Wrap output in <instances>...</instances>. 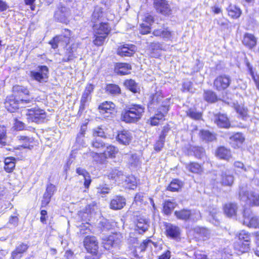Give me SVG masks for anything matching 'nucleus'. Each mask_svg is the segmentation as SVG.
I'll return each mask as SVG.
<instances>
[{
	"label": "nucleus",
	"mask_w": 259,
	"mask_h": 259,
	"mask_svg": "<svg viewBox=\"0 0 259 259\" xmlns=\"http://www.w3.org/2000/svg\"><path fill=\"white\" fill-rule=\"evenodd\" d=\"M126 204L125 199L120 196H116L113 198L110 204V208L114 210H118L122 208Z\"/></svg>",
	"instance_id": "5701e85b"
},
{
	"label": "nucleus",
	"mask_w": 259,
	"mask_h": 259,
	"mask_svg": "<svg viewBox=\"0 0 259 259\" xmlns=\"http://www.w3.org/2000/svg\"><path fill=\"white\" fill-rule=\"evenodd\" d=\"M215 123L222 128H228L230 126L229 120L225 114H219L215 118Z\"/></svg>",
	"instance_id": "cd10ccee"
},
{
	"label": "nucleus",
	"mask_w": 259,
	"mask_h": 259,
	"mask_svg": "<svg viewBox=\"0 0 259 259\" xmlns=\"http://www.w3.org/2000/svg\"><path fill=\"white\" fill-rule=\"evenodd\" d=\"M137 227L139 229L140 233H142L146 231L149 227V225L147 221L143 218H138L136 223Z\"/></svg>",
	"instance_id": "4c0bfd02"
},
{
	"label": "nucleus",
	"mask_w": 259,
	"mask_h": 259,
	"mask_svg": "<svg viewBox=\"0 0 259 259\" xmlns=\"http://www.w3.org/2000/svg\"><path fill=\"white\" fill-rule=\"evenodd\" d=\"M153 34L155 36L161 37L164 39H170L172 36L171 32L168 28L164 27L154 29Z\"/></svg>",
	"instance_id": "bb28decb"
},
{
	"label": "nucleus",
	"mask_w": 259,
	"mask_h": 259,
	"mask_svg": "<svg viewBox=\"0 0 259 259\" xmlns=\"http://www.w3.org/2000/svg\"><path fill=\"white\" fill-rule=\"evenodd\" d=\"M195 237L203 240L207 239L210 235L209 231L205 228L196 227L194 229Z\"/></svg>",
	"instance_id": "c756f323"
},
{
	"label": "nucleus",
	"mask_w": 259,
	"mask_h": 259,
	"mask_svg": "<svg viewBox=\"0 0 259 259\" xmlns=\"http://www.w3.org/2000/svg\"><path fill=\"white\" fill-rule=\"evenodd\" d=\"M96 205L95 202H92L88 204L85 208L84 212L87 213H90L95 210Z\"/></svg>",
	"instance_id": "774afa93"
},
{
	"label": "nucleus",
	"mask_w": 259,
	"mask_h": 259,
	"mask_svg": "<svg viewBox=\"0 0 259 259\" xmlns=\"http://www.w3.org/2000/svg\"><path fill=\"white\" fill-rule=\"evenodd\" d=\"M94 36L95 38L93 41L94 44L98 46H102L107 37V36H104V35H95V33H94Z\"/></svg>",
	"instance_id": "13d9d810"
},
{
	"label": "nucleus",
	"mask_w": 259,
	"mask_h": 259,
	"mask_svg": "<svg viewBox=\"0 0 259 259\" xmlns=\"http://www.w3.org/2000/svg\"><path fill=\"white\" fill-rule=\"evenodd\" d=\"M132 66L130 64L125 63H117L115 66L114 71L118 75H124L130 73Z\"/></svg>",
	"instance_id": "393cba45"
},
{
	"label": "nucleus",
	"mask_w": 259,
	"mask_h": 259,
	"mask_svg": "<svg viewBox=\"0 0 259 259\" xmlns=\"http://www.w3.org/2000/svg\"><path fill=\"white\" fill-rule=\"evenodd\" d=\"M235 248L241 253L247 252L249 250V243L237 241L235 243Z\"/></svg>",
	"instance_id": "c9c22d12"
},
{
	"label": "nucleus",
	"mask_w": 259,
	"mask_h": 259,
	"mask_svg": "<svg viewBox=\"0 0 259 259\" xmlns=\"http://www.w3.org/2000/svg\"><path fill=\"white\" fill-rule=\"evenodd\" d=\"M55 186L52 184H50L49 185H48L45 194L47 195L48 194V195H49L52 197L54 193L55 192Z\"/></svg>",
	"instance_id": "0e129e2a"
},
{
	"label": "nucleus",
	"mask_w": 259,
	"mask_h": 259,
	"mask_svg": "<svg viewBox=\"0 0 259 259\" xmlns=\"http://www.w3.org/2000/svg\"><path fill=\"white\" fill-rule=\"evenodd\" d=\"M230 139L231 142H235L237 145L242 144L245 140L242 134L239 133H237L230 137Z\"/></svg>",
	"instance_id": "8fccbe9b"
},
{
	"label": "nucleus",
	"mask_w": 259,
	"mask_h": 259,
	"mask_svg": "<svg viewBox=\"0 0 259 259\" xmlns=\"http://www.w3.org/2000/svg\"><path fill=\"white\" fill-rule=\"evenodd\" d=\"M26 118L29 122H42L46 118L44 110L38 109H28L26 113Z\"/></svg>",
	"instance_id": "6e6552de"
},
{
	"label": "nucleus",
	"mask_w": 259,
	"mask_h": 259,
	"mask_svg": "<svg viewBox=\"0 0 259 259\" xmlns=\"http://www.w3.org/2000/svg\"><path fill=\"white\" fill-rule=\"evenodd\" d=\"M17 138L19 140L24 142V144H23L21 146V147H23L24 148H28L31 149L33 147L32 145H30V144L32 143L33 141V139L32 138H30L24 136H19L17 137Z\"/></svg>",
	"instance_id": "79ce46f5"
},
{
	"label": "nucleus",
	"mask_w": 259,
	"mask_h": 259,
	"mask_svg": "<svg viewBox=\"0 0 259 259\" xmlns=\"http://www.w3.org/2000/svg\"><path fill=\"white\" fill-rule=\"evenodd\" d=\"M136 51V47L134 45L126 44L119 47L117 50V54L121 56L130 57Z\"/></svg>",
	"instance_id": "aec40b11"
},
{
	"label": "nucleus",
	"mask_w": 259,
	"mask_h": 259,
	"mask_svg": "<svg viewBox=\"0 0 259 259\" xmlns=\"http://www.w3.org/2000/svg\"><path fill=\"white\" fill-rule=\"evenodd\" d=\"M235 110L236 112L243 117L246 116L247 114V109L243 106L237 105L235 106Z\"/></svg>",
	"instance_id": "680f3d73"
},
{
	"label": "nucleus",
	"mask_w": 259,
	"mask_h": 259,
	"mask_svg": "<svg viewBox=\"0 0 259 259\" xmlns=\"http://www.w3.org/2000/svg\"><path fill=\"white\" fill-rule=\"evenodd\" d=\"M183 183L177 179L171 182L167 187V190L172 192L178 191L183 186Z\"/></svg>",
	"instance_id": "a19ab883"
},
{
	"label": "nucleus",
	"mask_w": 259,
	"mask_h": 259,
	"mask_svg": "<svg viewBox=\"0 0 259 259\" xmlns=\"http://www.w3.org/2000/svg\"><path fill=\"white\" fill-rule=\"evenodd\" d=\"M251 211L248 208H245L243 211V224L249 227L259 228V217H251Z\"/></svg>",
	"instance_id": "9b49d317"
},
{
	"label": "nucleus",
	"mask_w": 259,
	"mask_h": 259,
	"mask_svg": "<svg viewBox=\"0 0 259 259\" xmlns=\"http://www.w3.org/2000/svg\"><path fill=\"white\" fill-rule=\"evenodd\" d=\"M228 15L233 18H238L241 14V10L234 6H230L228 8Z\"/></svg>",
	"instance_id": "ea45409f"
},
{
	"label": "nucleus",
	"mask_w": 259,
	"mask_h": 259,
	"mask_svg": "<svg viewBox=\"0 0 259 259\" xmlns=\"http://www.w3.org/2000/svg\"><path fill=\"white\" fill-rule=\"evenodd\" d=\"M249 71L252 78L255 84L256 88L259 90V76L257 74H254L251 68H249Z\"/></svg>",
	"instance_id": "69168bd1"
},
{
	"label": "nucleus",
	"mask_w": 259,
	"mask_h": 259,
	"mask_svg": "<svg viewBox=\"0 0 259 259\" xmlns=\"http://www.w3.org/2000/svg\"><path fill=\"white\" fill-rule=\"evenodd\" d=\"M204 100L210 103H213L217 100V96L215 93L211 91H206L204 93Z\"/></svg>",
	"instance_id": "37998d69"
},
{
	"label": "nucleus",
	"mask_w": 259,
	"mask_h": 259,
	"mask_svg": "<svg viewBox=\"0 0 259 259\" xmlns=\"http://www.w3.org/2000/svg\"><path fill=\"white\" fill-rule=\"evenodd\" d=\"M37 71H31L30 76L34 80L40 82H46L48 78L49 69L46 66L38 67Z\"/></svg>",
	"instance_id": "f8f14e48"
},
{
	"label": "nucleus",
	"mask_w": 259,
	"mask_h": 259,
	"mask_svg": "<svg viewBox=\"0 0 259 259\" xmlns=\"http://www.w3.org/2000/svg\"><path fill=\"white\" fill-rule=\"evenodd\" d=\"M122 236L120 233H114L103 240V247L106 250H110L112 247H118L121 242Z\"/></svg>",
	"instance_id": "9d476101"
},
{
	"label": "nucleus",
	"mask_w": 259,
	"mask_h": 259,
	"mask_svg": "<svg viewBox=\"0 0 259 259\" xmlns=\"http://www.w3.org/2000/svg\"><path fill=\"white\" fill-rule=\"evenodd\" d=\"M231 81L229 76L221 75L218 76L213 81V86L215 90L222 91L226 89L230 85Z\"/></svg>",
	"instance_id": "ddd939ff"
},
{
	"label": "nucleus",
	"mask_w": 259,
	"mask_h": 259,
	"mask_svg": "<svg viewBox=\"0 0 259 259\" xmlns=\"http://www.w3.org/2000/svg\"><path fill=\"white\" fill-rule=\"evenodd\" d=\"M128 162L132 166L136 167L138 165L139 161L136 154L128 155Z\"/></svg>",
	"instance_id": "bf43d9fd"
},
{
	"label": "nucleus",
	"mask_w": 259,
	"mask_h": 259,
	"mask_svg": "<svg viewBox=\"0 0 259 259\" xmlns=\"http://www.w3.org/2000/svg\"><path fill=\"white\" fill-rule=\"evenodd\" d=\"M13 91L16 98L25 99L32 98L33 99V97H29V91L26 87L18 85H15L13 87ZM33 101L34 100H33Z\"/></svg>",
	"instance_id": "dca6fc26"
},
{
	"label": "nucleus",
	"mask_w": 259,
	"mask_h": 259,
	"mask_svg": "<svg viewBox=\"0 0 259 259\" xmlns=\"http://www.w3.org/2000/svg\"><path fill=\"white\" fill-rule=\"evenodd\" d=\"M237 206L235 203H227L224 207V212L228 217L235 216L237 210Z\"/></svg>",
	"instance_id": "7c9ffc66"
},
{
	"label": "nucleus",
	"mask_w": 259,
	"mask_h": 259,
	"mask_svg": "<svg viewBox=\"0 0 259 259\" xmlns=\"http://www.w3.org/2000/svg\"><path fill=\"white\" fill-rule=\"evenodd\" d=\"M132 139V136L130 132L126 130H123L119 132L116 137L117 141L123 145H128Z\"/></svg>",
	"instance_id": "b1692460"
},
{
	"label": "nucleus",
	"mask_w": 259,
	"mask_h": 259,
	"mask_svg": "<svg viewBox=\"0 0 259 259\" xmlns=\"http://www.w3.org/2000/svg\"><path fill=\"white\" fill-rule=\"evenodd\" d=\"M28 248V245L24 243H21L17 246L15 249L11 253L12 259H20L22 254L24 253Z\"/></svg>",
	"instance_id": "a878e982"
},
{
	"label": "nucleus",
	"mask_w": 259,
	"mask_h": 259,
	"mask_svg": "<svg viewBox=\"0 0 259 259\" xmlns=\"http://www.w3.org/2000/svg\"><path fill=\"white\" fill-rule=\"evenodd\" d=\"M216 154L221 159L228 160L231 156V152L224 147H220L217 149Z\"/></svg>",
	"instance_id": "72a5a7b5"
},
{
	"label": "nucleus",
	"mask_w": 259,
	"mask_h": 259,
	"mask_svg": "<svg viewBox=\"0 0 259 259\" xmlns=\"http://www.w3.org/2000/svg\"><path fill=\"white\" fill-rule=\"evenodd\" d=\"M239 197L241 200L244 201L250 206H259V191L249 190L240 191Z\"/></svg>",
	"instance_id": "20e7f679"
},
{
	"label": "nucleus",
	"mask_w": 259,
	"mask_h": 259,
	"mask_svg": "<svg viewBox=\"0 0 259 259\" xmlns=\"http://www.w3.org/2000/svg\"><path fill=\"white\" fill-rule=\"evenodd\" d=\"M114 108V104L112 102H105L99 106V109L102 114L111 113V111Z\"/></svg>",
	"instance_id": "f704fd0d"
},
{
	"label": "nucleus",
	"mask_w": 259,
	"mask_h": 259,
	"mask_svg": "<svg viewBox=\"0 0 259 259\" xmlns=\"http://www.w3.org/2000/svg\"><path fill=\"white\" fill-rule=\"evenodd\" d=\"M83 245L90 254L85 256L87 259H98V242L96 237L88 236L83 240Z\"/></svg>",
	"instance_id": "7ed1b4c3"
},
{
	"label": "nucleus",
	"mask_w": 259,
	"mask_h": 259,
	"mask_svg": "<svg viewBox=\"0 0 259 259\" xmlns=\"http://www.w3.org/2000/svg\"><path fill=\"white\" fill-rule=\"evenodd\" d=\"M192 151H193L195 156L197 158L202 159L205 156L204 150L202 147H193Z\"/></svg>",
	"instance_id": "603ef678"
},
{
	"label": "nucleus",
	"mask_w": 259,
	"mask_h": 259,
	"mask_svg": "<svg viewBox=\"0 0 259 259\" xmlns=\"http://www.w3.org/2000/svg\"><path fill=\"white\" fill-rule=\"evenodd\" d=\"M242 43L247 48L252 49L256 44V39L253 35L247 33L244 35Z\"/></svg>",
	"instance_id": "c85d7f7f"
},
{
	"label": "nucleus",
	"mask_w": 259,
	"mask_h": 259,
	"mask_svg": "<svg viewBox=\"0 0 259 259\" xmlns=\"http://www.w3.org/2000/svg\"><path fill=\"white\" fill-rule=\"evenodd\" d=\"M176 204L170 201H166L163 204V211L164 213L168 215L171 213L172 210L176 207Z\"/></svg>",
	"instance_id": "49530a36"
},
{
	"label": "nucleus",
	"mask_w": 259,
	"mask_h": 259,
	"mask_svg": "<svg viewBox=\"0 0 259 259\" xmlns=\"http://www.w3.org/2000/svg\"><path fill=\"white\" fill-rule=\"evenodd\" d=\"M106 91L108 94L116 95L120 93L119 87L115 84H108L106 88Z\"/></svg>",
	"instance_id": "c03bdc74"
},
{
	"label": "nucleus",
	"mask_w": 259,
	"mask_h": 259,
	"mask_svg": "<svg viewBox=\"0 0 259 259\" xmlns=\"http://www.w3.org/2000/svg\"><path fill=\"white\" fill-rule=\"evenodd\" d=\"M169 103L170 99L169 98L165 99L162 102V107L158 108L157 113L150 119L151 125L155 126L158 125L159 121L164 118L169 110Z\"/></svg>",
	"instance_id": "39448f33"
},
{
	"label": "nucleus",
	"mask_w": 259,
	"mask_h": 259,
	"mask_svg": "<svg viewBox=\"0 0 259 259\" xmlns=\"http://www.w3.org/2000/svg\"><path fill=\"white\" fill-rule=\"evenodd\" d=\"M165 231L166 235L172 239H177L180 236L181 230L180 228L173 224H166Z\"/></svg>",
	"instance_id": "4be33fe9"
},
{
	"label": "nucleus",
	"mask_w": 259,
	"mask_h": 259,
	"mask_svg": "<svg viewBox=\"0 0 259 259\" xmlns=\"http://www.w3.org/2000/svg\"><path fill=\"white\" fill-rule=\"evenodd\" d=\"M151 28L148 25H146L144 24L140 25V32L142 34H146L150 32Z\"/></svg>",
	"instance_id": "338daca9"
},
{
	"label": "nucleus",
	"mask_w": 259,
	"mask_h": 259,
	"mask_svg": "<svg viewBox=\"0 0 259 259\" xmlns=\"http://www.w3.org/2000/svg\"><path fill=\"white\" fill-rule=\"evenodd\" d=\"M95 35H104L107 36L111 31V28L108 23L101 22L99 24L93 26Z\"/></svg>",
	"instance_id": "f3484780"
},
{
	"label": "nucleus",
	"mask_w": 259,
	"mask_h": 259,
	"mask_svg": "<svg viewBox=\"0 0 259 259\" xmlns=\"http://www.w3.org/2000/svg\"><path fill=\"white\" fill-rule=\"evenodd\" d=\"M234 170L240 172H246L249 169V167H246L244 164L240 161H236L234 163Z\"/></svg>",
	"instance_id": "de8ad7c7"
},
{
	"label": "nucleus",
	"mask_w": 259,
	"mask_h": 259,
	"mask_svg": "<svg viewBox=\"0 0 259 259\" xmlns=\"http://www.w3.org/2000/svg\"><path fill=\"white\" fill-rule=\"evenodd\" d=\"M70 14V9L60 4L57 6L54 17L58 22L67 24L69 22Z\"/></svg>",
	"instance_id": "0eeeda50"
},
{
	"label": "nucleus",
	"mask_w": 259,
	"mask_h": 259,
	"mask_svg": "<svg viewBox=\"0 0 259 259\" xmlns=\"http://www.w3.org/2000/svg\"><path fill=\"white\" fill-rule=\"evenodd\" d=\"M154 6L157 12L163 15H168L170 11V7L165 0H155Z\"/></svg>",
	"instance_id": "412c9836"
},
{
	"label": "nucleus",
	"mask_w": 259,
	"mask_h": 259,
	"mask_svg": "<svg viewBox=\"0 0 259 259\" xmlns=\"http://www.w3.org/2000/svg\"><path fill=\"white\" fill-rule=\"evenodd\" d=\"M105 143L100 138H95L92 142V146L96 149L103 148L105 147Z\"/></svg>",
	"instance_id": "6e6d98bb"
},
{
	"label": "nucleus",
	"mask_w": 259,
	"mask_h": 259,
	"mask_svg": "<svg viewBox=\"0 0 259 259\" xmlns=\"http://www.w3.org/2000/svg\"><path fill=\"white\" fill-rule=\"evenodd\" d=\"M145 112V107L140 104H133L122 112L121 119L126 123H134L140 120Z\"/></svg>",
	"instance_id": "f257e3e1"
},
{
	"label": "nucleus",
	"mask_w": 259,
	"mask_h": 259,
	"mask_svg": "<svg viewBox=\"0 0 259 259\" xmlns=\"http://www.w3.org/2000/svg\"><path fill=\"white\" fill-rule=\"evenodd\" d=\"M33 103V99L16 98L13 96L8 97L5 103L6 108L10 112H14L19 108H23L29 106Z\"/></svg>",
	"instance_id": "f03ea898"
},
{
	"label": "nucleus",
	"mask_w": 259,
	"mask_h": 259,
	"mask_svg": "<svg viewBox=\"0 0 259 259\" xmlns=\"http://www.w3.org/2000/svg\"><path fill=\"white\" fill-rule=\"evenodd\" d=\"M186 167L189 171L195 174H201L203 168L201 165L197 162H190L186 164Z\"/></svg>",
	"instance_id": "473e14b6"
},
{
	"label": "nucleus",
	"mask_w": 259,
	"mask_h": 259,
	"mask_svg": "<svg viewBox=\"0 0 259 259\" xmlns=\"http://www.w3.org/2000/svg\"><path fill=\"white\" fill-rule=\"evenodd\" d=\"M93 136L95 138H100V139H101L102 138L105 137L104 132L103 129L100 127L94 130Z\"/></svg>",
	"instance_id": "e2e57ef3"
},
{
	"label": "nucleus",
	"mask_w": 259,
	"mask_h": 259,
	"mask_svg": "<svg viewBox=\"0 0 259 259\" xmlns=\"http://www.w3.org/2000/svg\"><path fill=\"white\" fill-rule=\"evenodd\" d=\"M234 181V177L229 169H225L221 171L220 182L225 186H231Z\"/></svg>",
	"instance_id": "2eb2a0df"
},
{
	"label": "nucleus",
	"mask_w": 259,
	"mask_h": 259,
	"mask_svg": "<svg viewBox=\"0 0 259 259\" xmlns=\"http://www.w3.org/2000/svg\"><path fill=\"white\" fill-rule=\"evenodd\" d=\"M94 89V86L93 84H87L81 98L80 109H83L86 103L91 100V93Z\"/></svg>",
	"instance_id": "a211bd4d"
},
{
	"label": "nucleus",
	"mask_w": 259,
	"mask_h": 259,
	"mask_svg": "<svg viewBox=\"0 0 259 259\" xmlns=\"http://www.w3.org/2000/svg\"><path fill=\"white\" fill-rule=\"evenodd\" d=\"M165 139H163V136H159V139L157 141L154 146V149L157 152H159L161 150L164 144Z\"/></svg>",
	"instance_id": "052dcab7"
},
{
	"label": "nucleus",
	"mask_w": 259,
	"mask_h": 259,
	"mask_svg": "<svg viewBox=\"0 0 259 259\" xmlns=\"http://www.w3.org/2000/svg\"><path fill=\"white\" fill-rule=\"evenodd\" d=\"M117 152V149L114 146H109L106 147V149L104 151V154L106 157H114Z\"/></svg>",
	"instance_id": "09e8293b"
},
{
	"label": "nucleus",
	"mask_w": 259,
	"mask_h": 259,
	"mask_svg": "<svg viewBox=\"0 0 259 259\" xmlns=\"http://www.w3.org/2000/svg\"><path fill=\"white\" fill-rule=\"evenodd\" d=\"M15 167V159L12 157H7L5 159V170L8 172H12Z\"/></svg>",
	"instance_id": "e433bc0d"
},
{
	"label": "nucleus",
	"mask_w": 259,
	"mask_h": 259,
	"mask_svg": "<svg viewBox=\"0 0 259 259\" xmlns=\"http://www.w3.org/2000/svg\"><path fill=\"white\" fill-rule=\"evenodd\" d=\"M103 16L104 13L102 8L98 6L96 7L92 14V22L95 23L98 21H101L104 20Z\"/></svg>",
	"instance_id": "2f4dec72"
},
{
	"label": "nucleus",
	"mask_w": 259,
	"mask_h": 259,
	"mask_svg": "<svg viewBox=\"0 0 259 259\" xmlns=\"http://www.w3.org/2000/svg\"><path fill=\"white\" fill-rule=\"evenodd\" d=\"M71 35L70 31L67 29H65L62 34L55 37L53 40L50 41V44L53 49L57 48L59 45H67L70 41Z\"/></svg>",
	"instance_id": "1a4fd4ad"
},
{
	"label": "nucleus",
	"mask_w": 259,
	"mask_h": 259,
	"mask_svg": "<svg viewBox=\"0 0 259 259\" xmlns=\"http://www.w3.org/2000/svg\"><path fill=\"white\" fill-rule=\"evenodd\" d=\"M238 241H242L250 243V235L244 231H241L238 234Z\"/></svg>",
	"instance_id": "5fc2aeb1"
},
{
	"label": "nucleus",
	"mask_w": 259,
	"mask_h": 259,
	"mask_svg": "<svg viewBox=\"0 0 259 259\" xmlns=\"http://www.w3.org/2000/svg\"><path fill=\"white\" fill-rule=\"evenodd\" d=\"M110 177L112 179H115L116 181L117 179H121L122 180L124 179L125 176L123 175V172L119 171L117 169L113 170L110 174Z\"/></svg>",
	"instance_id": "4d7b16f0"
},
{
	"label": "nucleus",
	"mask_w": 259,
	"mask_h": 259,
	"mask_svg": "<svg viewBox=\"0 0 259 259\" xmlns=\"http://www.w3.org/2000/svg\"><path fill=\"white\" fill-rule=\"evenodd\" d=\"M124 185L126 188L130 189H134L137 186V181L136 178L133 176L125 177Z\"/></svg>",
	"instance_id": "58836bf2"
},
{
	"label": "nucleus",
	"mask_w": 259,
	"mask_h": 259,
	"mask_svg": "<svg viewBox=\"0 0 259 259\" xmlns=\"http://www.w3.org/2000/svg\"><path fill=\"white\" fill-rule=\"evenodd\" d=\"M175 215L178 219L183 221L191 220L193 221H196L199 220L201 218L199 211L187 209L175 211Z\"/></svg>",
	"instance_id": "423d86ee"
},
{
	"label": "nucleus",
	"mask_w": 259,
	"mask_h": 259,
	"mask_svg": "<svg viewBox=\"0 0 259 259\" xmlns=\"http://www.w3.org/2000/svg\"><path fill=\"white\" fill-rule=\"evenodd\" d=\"M163 96L161 91H157L155 93L150 95L149 98V101L147 103L148 108L149 110L155 109L161 103L160 108L162 107V102L165 100L162 101Z\"/></svg>",
	"instance_id": "4468645a"
},
{
	"label": "nucleus",
	"mask_w": 259,
	"mask_h": 259,
	"mask_svg": "<svg viewBox=\"0 0 259 259\" xmlns=\"http://www.w3.org/2000/svg\"><path fill=\"white\" fill-rule=\"evenodd\" d=\"M78 48V43L72 44L71 46L68 47L66 50L65 57L62 59V62H69L76 57V53Z\"/></svg>",
	"instance_id": "6ab92c4d"
},
{
	"label": "nucleus",
	"mask_w": 259,
	"mask_h": 259,
	"mask_svg": "<svg viewBox=\"0 0 259 259\" xmlns=\"http://www.w3.org/2000/svg\"><path fill=\"white\" fill-rule=\"evenodd\" d=\"M124 84V85L132 92L136 93L138 92L139 88L135 80L133 79L126 80Z\"/></svg>",
	"instance_id": "a18cd8bd"
},
{
	"label": "nucleus",
	"mask_w": 259,
	"mask_h": 259,
	"mask_svg": "<svg viewBox=\"0 0 259 259\" xmlns=\"http://www.w3.org/2000/svg\"><path fill=\"white\" fill-rule=\"evenodd\" d=\"M186 113L188 116L194 119H199L201 117V114L197 112L195 109H189Z\"/></svg>",
	"instance_id": "864d4df0"
},
{
	"label": "nucleus",
	"mask_w": 259,
	"mask_h": 259,
	"mask_svg": "<svg viewBox=\"0 0 259 259\" xmlns=\"http://www.w3.org/2000/svg\"><path fill=\"white\" fill-rule=\"evenodd\" d=\"M201 138L206 141H212L215 139L214 135L208 131H201Z\"/></svg>",
	"instance_id": "3c124183"
}]
</instances>
